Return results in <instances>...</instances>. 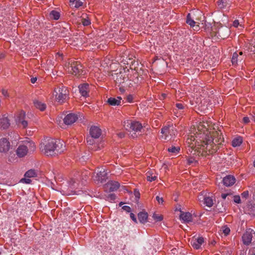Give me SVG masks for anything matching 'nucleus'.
I'll return each instance as SVG.
<instances>
[{
	"mask_svg": "<svg viewBox=\"0 0 255 255\" xmlns=\"http://www.w3.org/2000/svg\"><path fill=\"white\" fill-rule=\"evenodd\" d=\"M137 217L139 221L141 223L144 224L147 222L148 214L146 212H140L138 214Z\"/></svg>",
	"mask_w": 255,
	"mask_h": 255,
	"instance_id": "aec40b11",
	"label": "nucleus"
},
{
	"mask_svg": "<svg viewBox=\"0 0 255 255\" xmlns=\"http://www.w3.org/2000/svg\"><path fill=\"white\" fill-rule=\"evenodd\" d=\"M125 126H126V129L130 131H139L142 128V125L136 121H128Z\"/></svg>",
	"mask_w": 255,
	"mask_h": 255,
	"instance_id": "0eeeda50",
	"label": "nucleus"
},
{
	"mask_svg": "<svg viewBox=\"0 0 255 255\" xmlns=\"http://www.w3.org/2000/svg\"><path fill=\"white\" fill-rule=\"evenodd\" d=\"M236 179L233 175H228L223 178L222 182L223 184L227 186H232L236 182Z\"/></svg>",
	"mask_w": 255,
	"mask_h": 255,
	"instance_id": "ddd939ff",
	"label": "nucleus"
},
{
	"mask_svg": "<svg viewBox=\"0 0 255 255\" xmlns=\"http://www.w3.org/2000/svg\"><path fill=\"white\" fill-rule=\"evenodd\" d=\"M217 4L220 8H224L227 6V0H218Z\"/></svg>",
	"mask_w": 255,
	"mask_h": 255,
	"instance_id": "f704fd0d",
	"label": "nucleus"
},
{
	"mask_svg": "<svg viewBox=\"0 0 255 255\" xmlns=\"http://www.w3.org/2000/svg\"><path fill=\"white\" fill-rule=\"evenodd\" d=\"M255 235V232L251 229H247L242 236L244 244L249 245L251 243L253 235Z\"/></svg>",
	"mask_w": 255,
	"mask_h": 255,
	"instance_id": "6e6552de",
	"label": "nucleus"
},
{
	"mask_svg": "<svg viewBox=\"0 0 255 255\" xmlns=\"http://www.w3.org/2000/svg\"><path fill=\"white\" fill-rule=\"evenodd\" d=\"M0 125L3 129L7 128L10 126L9 120L6 117H3L0 119Z\"/></svg>",
	"mask_w": 255,
	"mask_h": 255,
	"instance_id": "b1692460",
	"label": "nucleus"
},
{
	"mask_svg": "<svg viewBox=\"0 0 255 255\" xmlns=\"http://www.w3.org/2000/svg\"><path fill=\"white\" fill-rule=\"evenodd\" d=\"M4 55L2 53L0 54V60L4 57Z\"/></svg>",
	"mask_w": 255,
	"mask_h": 255,
	"instance_id": "e2e57ef3",
	"label": "nucleus"
},
{
	"mask_svg": "<svg viewBox=\"0 0 255 255\" xmlns=\"http://www.w3.org/2000/svg\"><path fill=\"white\" fill-rule=\"evenodd\" d=\"M106 175V173L105 172L104 169H103V171H98V172L96 173V175H94L93 177L94 180L95 182H102L104 180H105Z\"/></svg>",
	"mask_w": 255,
	"mask_h": 255,
	"instance_id": "dca6fc26",
	"label": "nucleus"
},
{
	"mask_svg": "<svg viewBox=\"0 0 255 255\" xmlns=\"http://www.w3.org/2000/svg\"><path fill=\"white\" fill-rule=\"evenodd\" d=\"M25 113L22 111H21L17 118L16 122L18 124H21L23 128H25L27 126V122L25 121Z\"/></svg>",
	"mask_w": 255,
	"mask_h": 255,
	"instance_id": "4468645a",
	"label": "nucleus"
},
{
	"mask_svg": "<svg viewBox=\"0 0 255 255\" xmlns=\"http://www.w3.org/2000/svg\"><path fill=\"white\" fill-rule=\"evenodd\" d=\"M70 2L72 4H74V7L76 8H79L83 5V2L80 0H70Z\"/></svg>",
	"mask_w": 255,
	"mask_h": 255,
	"instance_id": "7c9ffc66",
	"label": "nucleus"
},
{
	"mask_svg": "<svg viewBox=\"0 0 255 255\" xmlns=\"http://www.w3.org/2000/svg\"><path fill=\"white\" fill-rule=\"evenodd\" d=\"M251 255H255V250H254L251 252Z\"/></svg>",
	"mask_w": 255,
	"mask_h": 255,
	"instance_id": "680f3d73",
	"label": "nucleus"
},
{
	"mask_svg": "<svg viewBox=\"0 0 255 255\" xmlns=\"http://www.w3.org/2000/svg\"><path fill=\"white\" fill-rule=\"evenodd\" d=\"M70 66L68 68V71L73 75L80 76L85 74L83 66L79 61L71 62Z\"/></svg>",
	"mask_w": 255,
	"mask_h": 255,
	"instance_id": "39448f33",
	"label": "nucleus"
},
{
	"mask_svg": "<svg viewBox=\"0 0 255 255\" xmlns=\"http://www.w3.org/2000/svg\"><path fill=\"white\" fill-rule=\"evenodd\" d=\"M24 176L26 178L35 177L37 176V173L35 170L30 169L25 172Z\"/></svg>",
	"mask_w": 255,
	"mask_h": 255,
	"instance_id": "c85d7f7f",
	"label": "nucleus"
},
{
	"mask_svg": "<svg viewBox=\"0 0 255 255\" xmlns=\"http://www.w3.org/2000/svg\"><path fill=\"white\" fill-rule=\"evenodd\" d=\"M78 120V116L75 114H68L64 119V123L65 125H71Z\"/></svg>",
	"mask_w": 255,
	"mask_h": 255,
	"instance_id": "f8f14e48",
	"label": "nucleus"
},
{
	"mask_svg": "<svg viewBox=\"0 0 255 255\" xmlns=\"http://www.w3.org/2000/svg\"><path fill=\"white\" fill-rule=\"evenodd\" d=\"M67 34H69L68 29L63 27L62 29H61L60 35L61 36L66 37L67 36Z\"/></svg>",
	"mask_w": 255,
	"mask_h": 255,
	"instance_id": "58836bf2",
	"label": "nucleus"
},
{
	"mask_svg": "<svg viewBox=\"0 0 255 255\" xmlns=\"http://www.w3.org/2000/svg\"><path fill=\"white\" fill-rule=\"evenodd\" d=\"M81 22L82 23L83 25L84 26H88L91 24V21L88 17L87 18L82 17V18L81 19Z\"/></svg>",
	"mask_w": 255,
	"mask_h": 255,
	"instance_id": "e433bc0d",
	"label": "nucleus"
},
{
	"mask_svg": "<svg viewBox=\"0 0 255 255\" xmlns=\"http://www.w3.org/2000/svg\"><path fill=\"white\" fill-rule=\"evenodd\" d=\"M186 23L192 27H195L194 30H197L199 28V25H195L196 22L192 19L191 14L190 13H188L187 15Z\"/></svg>",
	"mask_w": 255,
	"mask_h": 255,
	"instance_id": "412c9836",
	"label": "nucleus"
},
{
	"mask_svg": "<svg viewBox=\"0 0 255 255\" xmlns=\"http://www.w3.org/2000/svg\"><path fill=\"white\" fill-rule=\"evenodd\" d=\"M197 130L195 136H191L186 142L189 145H194L192 142L195 141L197 148L200 150V152L202 150V154L205 152L208 155L213 154L223 145L224 138L221 130L209 131L202 124L199 125Z\"/></svg>",
	"mask_w": 255,
	"mask_h": 255,
	"instance_id": "f257e3e1",
	"label": "nucleus"
},
{
	"mask_svg": "<svg viewBox=\"0 0 255 255\" xmlns=\"http://www.w3.org/2000/svg\"><path fill=\"white\" fill-rule=\"evenodd\" d=\"M120 183L115 181H109L104 185V189L107 192H111L117 190L120 187Z\"/></svg>",
	"mask_w": 255,
	"mask_h": 255,
	"instance_id": "1a4fd4ad",
	"label": "nucleus"
},
{
	"mask_svg": "<svg viewBox=\"0 0 255 255\" xmlns=\"http://www.w3.org/2000/svg\"><path fill=\"white\" fill-rule=\"evenodd\" d=\"M118 135L120 138H123L125 137V134L124 132H120L118 134Z\"/></svg>",
	"mask_w": 255,
	"mask_h": 255,
	"instance_id": "13d9d810",
	"label": "nucleus"
},
{
	"mask_svg": "<svg viewBox=\"0 0 255 255\" xmlns=\"http://www.w3.org/2000/svg\"><path fill=\"white\" fill-rule=\"evenodd\" d=\"M129 62H127V64H129V68L131 69H134L135 71L137 72V69H136V66L138 65V62L135 61L134 60H132L130 59H129Z\"/></svg>",
	"mask_w": 255,
	"mask_h": 255,
	"instance_id": "bb28decb",
	"label": "nucleus"
},
{
	"mask_svg": "<svg viewBox=\"0 0 255 255\" xmlns=\"http://www.w3.org/2000/svg\"><path fill=\"white\" fill-rule=\"evenodd\" d=\"M89 87V85L87 83L81 84L79 86V91L82 96L87 97L88 96Z\"/></svg>",
	"mask_w": 255,
	"mask_h": 255,
	"instance_id": "f3484780",
	"label": "nucleus"
},
{
	"mask_svg": "<svg viewBox=\"0 0 255 255\" xmlns=\"http://www.w3.org/2000/svg\"><path fill=\"white\" fill-rule=\"evenodd\" d=\"M180 150V148L179 147H176L174 146H172L171 147H169L167 149L168 152L175 154L179 153Z\"/></svg>",
	"mask_w": 255,
	"mask_h": 255,
	"instance_id": "473e14b6",
	"label": "nucleus"
},
{
	"mask_svg": "<svg viewBox=\"0 0 255 255\" xmlns=\"http://www.w3.org/2000/svg\"><path fill=\"white\" fill-rule=\"evenodd\" d=\"M222 230H223V233L224 234V235L225 236H227L230 233V229L229 228L226 227V226H224L223 227V228H222Z\"/></svg>",
	"mask_w": 255,
	"mask_h": 255,
	"instance_id": "79ce46f5",
	"label": "nucleus"
},
{
	"mask_svg": "<svg viewBox=\"0 0 255 255\" xmlns=\"http://www.w3.org/2000/svg\"><path fill=\"white\" fill-rule=\"evenodd\" d=\"M193 147H194L193 145H189L188 148H187V152L188 154L194 155L196 154L197 149H194Z\"/></svg>",
	"mask_w": 255,
	"mask_h": 255,
	"instance_id": "72a5a7b5",
	"label": "nucleus"
},
{
	"mask_svg": "<svg viewBox=\"0 0 255 255\" xmlns=\"http://www.w3.org/2000/svg\"><path fill=\"white\" fill-rule=\"evenodd\" d=\"M204 242V238L203 237H199L197 239H195V240H193L191 241V244L194 248L199 249Z\"/></svg>",
	"mask_w": 255,
	"mask_h": 255,
	"instance_id": "a211bd4d",
	"label": "nucleus"
},
{
	"mask_svg": "<svg viewBox=\"0 0 255 255\" xmlns=\"http://www.w3.org/2000/svg\"><path fill=\"white\" fill-rule=\"evenodd\" d=\"M127 100L129 103H131L133 100V97L131 95H129L127 97Z\"/></svg>",
	"mask_w": 255,
	"mask_h": 255,
	"instance_id": "864d4df0",
	"label": "nucleus"
},
{
	"mask_svg": "<svg viewBox=\"0 0 255 255\" xmlns=\"http://www.w3.org/2000/svg\"><path fill=\"white\" fill-rule=\"evenodd\" d=\"M138 78L137 77V78H136V79L135 80V81H134V82H135V83H138Z\"/></svg>",
	"mask_w": 255,
	"mask_h": 255,
	"instance_id": "69168bd1",
	"label": "nucleus"
},
{
	"mask_svg": "<svg viewBox=\"0 0 255 255\" xmlns=\"http://www.w3.org/2000/svg\"><path fill=\"white\" fill-rule=\"evenodd\" d=\"M130 218L132 219V220L135 223H137V220H136V218L134 215V214L133 213H131L130 214Z\"/></svg>",
	"mask_w": 255,
	"mask_h": 255,
	"instance_id": "8fccbe9b",
	"label": "nucleus"
},
{
	"mask_svg": "<svg viewBox=\"0 0 255 255\" xmlns=\"http://www.w3.org/2000/svg\"><path fill=\"white\" fill-rule=\"evenodd\" d=\"M122 209L125 210V211H126L127 212H128V213H129L131 211V208L130 207L128 206H124L123 207H122Z\"/></svg>",
	"mask_w": 255,
	"mask_h": 255,
	"instance_id": "09e8293b",
	"label": "nucleus"
},
{
	"mask_svg": "<svg viewBox=\"0 0 255 255\" xmlns=\"http://www.w3.org/2000/svg\"><path fill=\"white\" fill-rule=\"evenodd\" d=\"M113 76L116 84L119 85V86L125 83V81L127 80L128 78L125 72H120L119 73H115L113 75Z\"/></svg>",
	"mask_w": 255,
	"mask_h": 255,
	"instance_id": "9d476101",
	"label": "nucleus"
},
{
	"mask_svg": "<svg viewBox=\"0 0 255 255\" xmlns=\"http://www.w3.org/2000/svg\"><path fill=\"white\" fill-rule=\"evenodd\" d=\"M2 94L5 97H8V94L7 92V91L5 89H2L1 90Z\"/></svg>",
	"mask_w": 255,
	"mask_h": 255,
	"instance_id": "603ef678",
	"label": "nucleus"
},
{
	"mask_svg": "<svg viewBox=\"0 0 255 255\" xmlns=\"http://www.w3.org/2000/svg\"><path fill=\"white\" fill-rule=\"evenodd\" d=\"M107 200L108 201H114L116 199V195L115 194H110L108 195V196L107 197Z\"/></svg>",
	"mask_w": 255,
	"mask_h": 255,
	"instance_id": "37998d69",
	"label": "nucleus"
},
{
	"mask_svg": "<svg viewBox=\"0 0 255 255\" xmlns=\"http://www.w3.org/2000/svg\"><path fill=\"white\" fill-rule=\"evenodd\" d=\"M31 146L33 148L32 150H34L35 148V145L34 143L28 142L26 143V145H20L18 147L16 150V154L19 157H23L25 156L28 152V148Z\"/></svg>",
	"mask_w": 255,
	"mask_h": 255,
	"instance_id": "423d86ee",
	"label": "nucleus"
},
{
	"mask_svg": "<svg viewBox=\"0 0 255 255\" xmlns=\"http://www.w3.org/2000/svg\"><path fill=\"white\" fill-rule=\"evenodd\" d=\"M122 98L121 97H118L117 98L111 97L108 99L107 102L111 106H119L121 103Z\"/></svg>",
	"mask_w": 255,
	"mask_h": 255,
	"instance_id": "6ab92c4d",
	"label": "nucleus"
},
{
	"mask_svg": "<svg viewBox=\"0 0 255 255\" xmlns=\"http://www.w3.org/2000/svg\"><path fill=\"white\" fill-rule=\"evenodd\" d=\"M10 148V143L5 138H2L0 139V152H6Z\"/></svg>",
	"mask_w": 255,
	"mask_h": 255,
	"instance_id": "9b49d317",
	"label": "nucleus"
},
{
	"mask_svg": "<svg viewBox=\"0 0 255 255\" xmlns=\"http://www.w3.org/2000/svg\"><path fill=\"white\" fill-rule=\"evenodd\" d=\"M33 104L36 108L40 110L41 111H44L46 108V105L45 104L42 103L41 102L37 100H34L33 101Z\"/></svg>",
	"mask_w": 255,
	"mask_h": 255,
	"instance_id": "5701e85b",
	"label": "nucleus"
},
{
	"mask_svg": "<svg viewBox=\"0 0 255 255\" xmlns=\"http://www.w3.org/2000/svg\"><path fill=\"white\" fill-rule=\"evenodd\" d=\"M146 175L147 181L150 182L154 181L157 179V176L152 171L150 170L147 171Z\"/></svg>",
	"mask_w": 255,
	"mask_h": 255,
	"instance_id": "a878e982",
	"label": "nucleus"
},
{
	"mask_svg": "<svg viewBox=\"0 0 255 255\" xmlns=\"http://www.w3.org/2000/svg\"><path fill=\"white\" fill-rule=\"evenodd\" d=\"M234 201L236 203H241V198L240 196L235 195L234 196Z\"/></svg>",
	"mask_w": 255,
	"mask_h": 255,
	"instance_id": "a18cd8bd",
	"label": "nucleus"
},
{
	"mask_svg": "<svg viewBox=\"0 0 255 255\" xmlns=\"http://www.w3.org/2000/svg\"><path fill=\"white\" fill-rule=\"evenodd\" d=\"M50 17L55 20H58L60 17V13L55 10H52L50 13Z\"/></svg>",
	"mask_w": 255,
	"mask_h": 255,
	"instance_id": "2f4dec72",
	"label": "nucleus"
},
{
	"mask_svg": "<svg viewBox=\"0 0 255 255\" xmlns=\"http://www.w3.org/2000/svg\"><path fill=\"white\" fill-rule=\"evenodd\" d=\"M161 138L169 140L173 138L176 133V130L173 126L165 127L161 129Z\"/></svg>",
	"mask_w": 255,
	"mask_h": 255,
	"instance_id": "20e7f679",
	"label": "nucleus"
},
{
	"mask_svg": "<svg viewBox=\"0 0 255 255\" xmlns=\"http://www.w3.org/2000/svg\"><path fill=\"white\" fill-rule=\"evenodd\" d=\"M20 182L25 184H30L31 182V180L28 178H22L20 180Z\"/></svg>",
	"mask_w": 255,
	"mask_h": 255,
	"instance_id": "c03bdc74",
	"label": "nucleus"
},
{
	"mask_svg": "<svg viewBox=\"0 0 255 255\" xmlns=\"http://www.w3.org/2000/svg\"><path fill=\"white\" fill-rule=\"evenodd\" d=\"M68 94L67 88L63 86L58 87L54 90L53 95L55 96L56 101L60 104L64 103Z\"/></svg>",
	"mask_w": 255,
	"mask_h": 255,
	"instance_id": "7ed1b4c3",
	"label": "nucleus"
},
{
	"mask_svg": "<svg viewBox=\"0 0 255 255\" xmlns=\"http://www.w3.org/2000/svg\"><path fill=\"white\" fill-rule=\"evenodd\" d=\"M180 218L186 222H191L192 220V216L189 212L182 213L180 215Z\"/></svg>",
	"mask_w": 255,
	"mask_h": 255,
	"instance_id": "393cba45",
	"label": "nucleus"
},
{
	"mask_svg": "<svg viewBox=\"0 0 255 255\" xmlns=\"http://www.w3.org/2000/svg\"><path fill=\"white\" fill-rule=\"evenodd\" d=\"M243 142V139L241 137H238L234 138L232 143L233 147H237L240 146Z\"/></svg>",
	"mask_w": 255,
	"mask_h": 255,
	"instance_id": "cd10ccee",
	"label": "nucleus"
},
{
	"mask_svg": "<svg viewBox=\"0 0 255 255\" xmlns=\"http://www.w3.org/2000/svg\"><path fill=\"white\" fill-rule=\"evenodd\" d=\"M195 161V159L193 157H190L188 159V162L189 164H191Z\"/></svg>",
	"mask_w": 255,
	"mask_h": 255,
	"instance_id": "5fc2aeb1",
	"label": "nucleus"
},
{
	"mask_svg": "<svg viewBox=\"0 0 255 255\" xmlns=\"http://www.w3.org/2000/svg\"><path fill=\"white\" fill-rule=\"evenodd\" d=\"M156 200H157V201L158 202V203L159 204H162L164 202V200H163V198L160 197L159 196H157L156 197Z\"/></svg>",
	"mask_w": 255,
	"mask_h": 255,
	"instance_id": "49530a36",
	"label": "nucleus"
},
{
	"mask_svg": "<svg viewBox=\"0 0 255 255\" xmlns=\"http://www.w3.org/2000/svg\"><path fill=\"white\" fill-rule=\"evenodd\" d=\"M241 196L242 198H244L245 199H247L249 196V191H244L242 194Z\"/></svg>",
	"mask_w": 255,
	"mask_h": 255,
	"instance_id": "de8ad7c7",
	"label": "nucleus"
},
{
	"mask_svg": "<svg viewBox=\"0 0 255 255\" xmlns=\"http://www.w3.org/2000/svg\"><path fill=\"white\" fill-rule=\"evenodd\" d=\"M175 107L178 110H184L185 108L186 107V105H185L183 102H179L175 104Z\"/></svg>",
	"mask_w": 255,
	"mask_h": 255,
	"instance_id": "c9c22d12",
	"label": "nucleus"
},
{
	"mask_svg": "<svg viewBox=\"0 0 255 255\" xmlns=\"http://www.w3.org/2000/svg\"><path fill=\"white\" fill-rule=\"evenodd\" d=\"M253 165H254V166L255 167V160H254V161Z\"/></svg>",
	"mask_w": 255,
	"mask_h": 255,
	"instance_id": "774afa93",
	"label": "nucleus"
},
{
	"mask_svg": "<svg viewBox=\"0 0 255 255\" xmlns=\"http://www.w3.org/2000/svg\"><path fill=\"white\" fill-rule=\"evenodd\" d=\"M238 57V53L237 52L234 53L233 56H232V62L233 64H237Z\"/></svg>",
	"mask_w": 255,
	"mask_h": 255,
	"instance_id": "ea45409f",
	"label": "nucleus"
},
{
	"mask_svg": "<svg viewBox=\"0 0 255 255\" xmlns=\"http://www.w3.org/2000/svg\"><path fill=\"white\" fill-rule=\"evenodd\" d=\"M153 218L154 220H155L156 222L161 221L163 219V216L162 215L156 214L155 213L153 215Z\"/></svg>",
	"mask_w": 255,
	"mask_h": 255,
	"instance_id": "4c0bfd02",
	"label": "nucleus"
},
{
	"mask_svg": "<svg viewBox=\"0 0 255 255\" xmlns=\"http://www.w3.org/2000/svg\"><path fill=\"white\" fill-rule=\"evenodd\" d=\"M102 133L101 129L97 126H92L90 129V134L92 137L99 138Z\"/></svg>",
	"mask_w": 255,
	"mask_h": 255,
	"instance_id": "2eb2a0df",
	"label": "nucleus"
},
{
	"mask_svg": "<svg viewBox=\"0 0 255 255\" xmlns=\"http://www.w3.org/2000/svg\"><path fill=\"white\" fill-rule=\"evenodd\" d=\"M162 96L163 97V98H165V96H166V94H162Z\"/></svg>",
	"mask_w": 255,
	"mask_h": 255,
	"instance_id": "338daca9",
	"label": "nucleus"
},
{
	"mask_svg": "<svg viewBox=\"0 0 255 255\" xmlns=\"http://www.w3.org/2000/svg\"><path fill=\"white\" fill-rule=\"evenodd\" d=\"M233 26L235 27H238V26L239 25V22L238 20H235L233 22Z\"/></svg>",
	"mask_w": 255,
	"mask_h": 255,
	"instance_id": "4d7b16f0",
	"label": "nucleus"
},
{
	"mask_svg": "<svg viewBox=\"0 0 255 255\" xmlns=\"http://www.w3.org/2000/svg\"><path fill=\"white\" fill-rule=\"evenodd\" d=\"M243 122L245 124H248L250 122L249 118L245 117L243 118Z\"/></svg>",
	"mask_w": 255,
	"mask_h": 255,
	"instance_id": "6e6d98bb",
	"label": "nucleus"
},
{
	"mask_svg": "<svg viewBox=\"0 0 255 255\" xmlns=\"http://www.w3.org/2000/svg\"><path fill=\"white\" fill-rule=\"evenodd\" d=\"M204 203L207 206L209 207H212L214 204L213 199L210 197H205L204 198Z\"/></svg>",
	"mask_w": 255,
	"mask_h": 255,
	"instance_id": "c756f323",
	"label": "nucleus"
},
{
	"mask_svg": "<svg viewBox=\"0 0 255 255\" xmlns=\"http://www.w3.org/2000/svg\"><path fill=\"white\" fill-rule=\"evenodd\" d=\"M36 80H37V78H36V77H35V78H32L31 79V80H30L31 82L32 83H33H33H34L36 81Z\"/></svg>",
	"mask_w": 255,
	"mask_h": 255,
	"instance_id": "052dcab7",
	"label": "nucleus"
},
{
	"mask_svg": "<svg viewBox=\"0 0 255 255\" xmlns=\"http://www.w3.org/2000/svg\"><path fill=\"white\" fill-rule=\"evenodd\" d=\"M77 181H78V180L77 179H71V180L70 181V184L74 188L75 187V183H76Z\"/></svg>",
	"mask_w": 255,
	"mask_h": 255,
	"instance_id": "3c124183",
	"label": "nucleus"
},
{
	"mask_svg": "<svg viewBox=\"0 0 255 255\" xmlns=\"http://www.w3.org/2000/svg\"><path fill=\"white\" fill-rule=\"evenodd\" d=\"M229 195V194H222L221 197L223 199H225L227 196Z\"/></svg>",
	"mask_w": 255,
	"mask_h": 255,
	"instance_id": "bf43d9fd",
	"label": "nucleus"
},
{
	"mask_svg": "<svg viewBox=\"0 0 255 255\" xmlns=\"http://www.w3.org/2000/svg\"><path fill=\"white\" fill-rule=\"evenodd\" d=\"M40 148L47 156H53L64 152L66 145L63 140L50 138L45 143H41Z\"/></svg>",
	"mask_w": 255,
	"mask_h": 255,
	"instance_id": "f03ea898",
	"label": "nucleus"
},
{
	"mask_svg": "<svg viewBox=\"0 0 255 255\" xmlns=\"http://www.w3.org/2000/svg\"><path fill=\"white\" fill-rule=\"evenodd\" d=\"M229 29L228 28H225L224 29L221 28L217 32L218 35L222 39H225L228 36Z\"/></svg>",
	"mask_w": 255,
	"mask_h": 255,
	"instance_id": "4be33fe9",
	"label": "nucleus"
},
{
	"mask_svg": "<svg viewBox=\"0 0 255 255\" xmlns=\"http://www.w3.org/2000/svg\"><path fill=\"white\" fill-rule=\"evenodd\" d=\"M94 138L92 137V136H88L87 138V142L88 145H93L95 143Z\"/></svg>",
	"mask_w": 255,
	"mask_h": 255,
	"instance_id": "a19ab883",
	"label": "nucleus"
},
{
	"mask_svg": "<svg viewBox=\"0 0 255 255\" xmlns=\"http://www.w3.org/2000/svg\"><path fill=\"white\" fill-rule=\"evenodd\" d=\"M252 120L255 122V116H252Z\"/></svg>",
	"mask_w": 255,
	"mask_h": 255,
	"instance_id": "0e129e2a",
	"label": "nucleus"
}]
</instances>
